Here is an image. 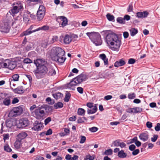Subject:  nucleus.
<instances>
[{"label":"nucleus","instance_id":"1","mask_svg":"<svg viewBox=\"0 0 160 160\" xmlns=\"http://www.w3.org/2000/svg\"><path fill=\"white\" fill-rule=\"evenodd\" d=\"M105 42L107 46L112 50L119 51L121 44V40L117 34L113 32L107 34Z\"/></svg>","mask_w":160,"mask_h":160},{"label":"nucleus","instance_id":"2","mask_svg":"<svg viewBox=\"0 0 160 160\" xmlns=\"http://www.w3.org/2000/svg\"><path fill=\"white\" fill-rule=\"evenodd\" d=\"M49 54L52 60L58 63H63L66 59L65 51L59 47L53 48L50 51Z\"/></svg>","mask_w":160,"mask_h":160},{"label":"nucleus","instance_id":"3","mask_svg":"<svg viewBox=\"0 0 160 160\" xmlns=\"http://www.w3.org/2000/svg\"><path fill=\"white\" fill-rule=\"evenodd\" d=\"M86 79L87 77L86 75L83 74H81L73 79L69 83L67 84V87L70 89L74 90H75L76 86L86 81Z\"/></svg>","mask_w":160,"mask_h":160},{"label":"nucleus","instance_id":"4","mask_svg":"<svg viewBox=\"0 0 160 160\" xmlns=\"http://www.w3.org/2000/svg\"><path fill=\"white\" fill-rule=\"evenodd\" d=\"M48 71V68L46 65L37 67L36 70L33 72L37 78L39 79L43 77L47 73Z\"/></svg>","mask_w":160,"mask_h":160},{"label":"nucleus","instance_id":"5","mask_svg":"<svg viewBox=\"0 0 160 160\" xmlns=\"http://www.w3.org/2000/svg\"><path fill=\"white\" fill-rule=\"evenodd\" d=\"M46 110L44 106L39 107L32 112L35 117L38 119L42 118L45 115V111Z\"/></svg>","mask_w":160,"mask_h":160},{"label":"nucleus","instance_id":"6","mask_svg":"<svg viewBox=\"0 0 160 160\" xmlns=\"http://www.w3.org/2000/svg\"><path fill=\"white\" fill-rule=\"evenodd\" d=\"M87 35L89 37L90 39L96 46L100 45V42L99 40V33L96 32H87Z\"/></svg>","mask_w":160,"mask_h":160},{"label":"nucleus","instance_id":"7","mask_svg":"<svg viewBox=\"0 0 160 160\" xmlns=\"http://www.w3.org/2000/svg\"><path fill=\"white\" fill-rule=\"evenodd\" d=\"M11 28V23L9 20H5L1 23L0 27V31L5 33L9 32Z\"/></svg>","mask_w":160,"mask_h":160},{"label":"nucleus","instance_id":"8","mask_svg":"<svg viewBox=\"0 0 160 160\" xmlns=\"http://www.w3.org/2000/svg\"><path fill=\"white\" fill-rule=\"evenodd\" d=\"M22 9H23L22 3L20 1H18L14 3L13 8L11 10L10 12L13 16Z\"/></svg>","mask_w":160,"mask_h":160},{"label":"nucleus","instance_id":"9","mask_svg":"<svg viewBox=\"0 0 160 160\" xmlns=\"http://www.w3.org/2000/svg\"><path fill=\"white\" fill-rule=\"evenodd\" d=\"M29 123V122L27 118H25L21 119L19 121L18 127L19 128L25 127L28 125Z\"/></svg>","mask_w":160,"mask_h":160},{"label":"nucleus","instance_id":"10","mask_svg":"<svg viewBox=\"0 0 160 160\" xmlns=\"http://www.w3.org/2000/svg\"><path fill=\"white\" fill-rule=\"evenodd\" d=\"M6 63L7 64L6 68H8L10 70L14 69L17 66L16 62L10 61L9 59L6 60Z\"/></svg>","mask_w":160,"mask_h":160},{"label":"nucleus","instance_id":"11","mask_svg":"<svg viewBox=\"0 0 160 160\" xmlns=\"http://www.w3.org/2000/svg\"><path fill=\"white\" fill-rule=\"evenodd\" d=\"M57 21L58 22L61 23V26L62 27H64L68 24V20L64 16L58 17L57 19Z\"/></svg>","mask_w":160,"mask_h":160},{"label":"nucleus","instance_id":"12","mask_svg":"<svg viewBox=\"0 0 160 160\" xmlns=\"http://www.w3.org/2000/svg\"><path fill=\"white\" fill-rule=\"evenodd\" d=\"M34 63L37 67L46 65L47 64L46 62L44 60L42 59H37L34 61Z\"/></svg>","mask_w":160,"mask_h":160},{"label":"nucleus","instance_id":"13","mask_svg":"<svg viewBox=\"0 0 160 160\" xmlns=\"http://www.w3.org/2000/svg\"><path fill=\"white\" fill-rule=\"evenodd\" d=\"M43 127L42 123L36 122L34 124V126L32 128V129L35 131H39L42 129Z\"/></svg>","mask_w":160,"mask_h":160},{"label":"nucleus","instance_id":"14","mask_svg":"<svg viewBox=\"0 0 160 160\" xmlns=\"http://www.w3.org/2000/svg\"><path fill=\"white\" fill-rule=\"evenodd\" d=\"M72 39V36L70 35H66L63 38V42L65 44H68L70 43Z\"/></svg>","mask_w":160,"mask_h":160},{"label":"nucleus","instance_id":"15","mask_svg":"<svg viewBox=\"0 0 160 160\" xmlns=\"http://www.w3.org/2000/svg\"><path fill=\"white\" fill-rule=\"evenodd\" d=\"M149 14V13L147 11L143 12H139L136 13V16L138 18H146Z\"/></svg>","mask_w":160,"mask_h":160},{"label":"nucleus","instance_id":"16","mask_svg":"<svg viewBox=\"0 0 160 160\" xmlns=\"http://www.w3.org/2000/svg\"><path fill=\"white\" fill-rule=\"evenodd\" d=\"M58 37L57 36H50L47 41L48 44H49L53 43L58 40Z\"/></svg>","mask_w":160,"mask_h":160},{"label":"nucleus","instance_id":"17","mask_svg":"<svg viewBox=\"0 0 160 160\" xmlns=\"http://www.w3.org/2000/svg\"><path fill=\"white\" fill-rule=\"evenodd\" d=\"M11 97H8L3 99L2 103L6 106H9L11 103Z\"/></svg>","mask_w":160,"mask_h":160},{"label":"nucleus","instance_id":"18","mask_svg":"<svg viewBox=\"0 0 160 160\" xmlns=\"http://www.w3.org/2000/svg\"><path fill=\"white\" fill-rule=\"evenodd\" d=\"M6 125L7 128H8L9 130H12V129L16 126L14 125L13 122L11 121H7L6 122Z\"/></svg>","mask_w":160,"mask_h":160},{"label":"nucleus","instance_id":"19","mask_svg":"<svg viewBox=\"0 0 160 160\" xmlns=\"http://www.w3.org/2000/svg\"><path fill=\"white\" fill-rule=\"evenodd\" d=\"M11 86V88L12 90V91L16 93L20 94L23 93V90L22 88L21 87H18L17 88L13 89L12 86L11 82L10 83Z\"/></svg>","mask_w":160,"mask_h":160},{"label":"nucleus","instance_id":"20","mask_svg":"<svg viewBox=\"0 0 160 160\" xmlns=\"http://www.w3.org/2000/svg\"><path fill=\"white\" fill-rule=\"evenodd\" d=\"M12 109L17 115H20L23 112L22 108L20 106L15 107Z\"/></svg>","mask_w":160,"mask_h":160},{"label":"nucleus","instance_id":"21","mask_svg":"<svg viewBox=\"0 0 160 160\" xmlns=\"http://www.w3.org/2000/svg\"><path fill=\"white\" fill-rule=\"evenodd\" d=\"M139 138L141 140L145 142L148 139V135L147 132L142 133L139 135Z\"/></svg>","mask_w":160,"mask_h":160},{"label":"nucleus","instance_id":"22","mask_svg":"<svg viewBox=\"0 0 160 160\" xmlns=\"http://www.w3.org/2000/svg\"><path fill=\"white\" fill-rule=\"evenodd\" d=\"M28 136V134L24 132H22L18 134L17 138L18 139L21 140L25 138Z\"/></svg>","mask_w":160,"mask_h":160},{"label":"nucleus","instance_id":"23","mask_svg":"<svg viewBox=\"0 0 160 160\" xmlns=\"http://www.w3.org/2000/svg\"><path fill=\"white\" fill-rule=\"evenodd\" d=\"M97 107L96 104H94V107H92V108H91L88 109V113L89 114L94 113L97 111Z\"/></svg>","mask_w":160,"mask_h":160},{"label":"nucleus","instance_id":"24","mask_svg":"<svg viewBox=\"0 0 160 160\" xmlns=\"http://www.w3.org/2000/svg\"><path fill=\"white\" fill-rule=\"evenodd\" d=\"M125 61L122 59L120 60L119 61L116 62L114 63V66L118 67L122 66L125 64Z\"/></svg>","mask_w":160,"mask_h":160},{"label":"nucleus","instance_id":"25","mask_svg":"<svg viewBox=\"0 0 160 160\" xmlns=\"http://www.w3.org/2000/svg\"><path fill=\"white\" fill-rule=\"evenodd\" d=\"M101 59L103 61L104 65H108V59L105 54L103 53L101 54Z\"/></svg>","mask_w":160,"mask_h":160},{"label":"nucleus","instance_id":"26","mask_svg":"<svg viewBox=\"0 0 160 160\" xmlns=\"http://www.w3.org/2000/svg\"><path fill=\"white\" fill-rule=\"evenodd\" d=\"M118 156L120 158H125L127 157V154L123 150H121L118 153Z\"/></svg>","mask_w":160,"mask_h":160},{"label":"nucleus","instance_id":"27","mask_svg":"<svg viewBox=\"0 0 160 160\" xmlns=\"http://www.w3.org/2000/svg\"><path fill=\"white\" fill-rule=\"evenodd\" d=\"M45 12L38 11L37 12V19L39 20L42 19L45 15Z\"/></svg>","mask_w":160,"mask_h":160},{"label":"nucleus","instance_id":"28","mask_svg":"<svg viewBox=\"0 0 160 160\" xmlns=\"http://www.w3.org/2000/svg\"><path fill=\"white\" fill-rule=\"evenodd\" d=\"M33 44L32 42H28L27 45L25 46L24 50L25 51H28L31 49L33 47Z\"/></svg>","mask_w":160,"mask_h":160},{"label":"nucleus","instance_id":"29","mask_svg":"<svg viewBox=\"0 0 160 160\" xmlns=\"http://www.w3.org/2000/svg\"><path fill=\"white\" fill-rule=\"evenodd\" d=\"M48 73L49 76L54 75L56 74V72L55 70L52 68L50 67L48 68Z\"/></svg>","mask_w":160,"mask_h":160},{"label":"nucleus","instance_id":"30","mask_svg":"<svg viewBox=\"0 0 160 160\" xmlns=\"http://www.w3.org/2000/svg\"><path fill=\"white\" fill-rule=\"evenodd\" d=\"M35 32H36V29L31 31L29 30L28 29L26 31L23 32L21 34V36H23L24 35H28Z\"/></svg>","mask_w":160,"mask_h":160},{"label":"nucleus","instance_id":"31","mask_svg":"<svg viewBox=\"0 0 160 160\" xmlns=\"http://www.w3.org/2000/svg\"><path fill=\"white\" fill-rule=\"evenodd\" d=\"M52 95L53 98L56 99H58L61 98L63 96L62 94L59 92L53 94Z\"/></svg>","mask_w":160,"mask_h":160},{"label":"nucleus","instance_id":"32","mask_svg":"<svg viewBox=\"0 0 160 160\" xmlns=\"http://www.w3.org/2000/svg\"><path fill=\"white\" fill-rule=\"evenodd\" d=\"M130 35L132 36H134L138 32V30L134 28H132L129 30Z\"/></svg>","mask_w":160,"mask_h":160},{"label":"nucleus","instance_id":"33","mask_svg":"<svg viewBox=\"0 0 160 160\" xmlns=\"http://www.w3.org/2000/svg\"><path fill=\"white\" fill-rule=\"evenodd\" d=\"M121 141L120 139H117L113 141L111 145V147H119L120 142Z\"/></svg>","mask_w":160,"mask_h":160},{"label":"nucleus","instance_id":"34","mask_svg":"<svg viewBox=\"0 0 160 160\" xmlns=\"http://www.w3.org/2000/svg\"><path fill=\"white\" fill-rule=\"evenodd\" d=\"M19 76L18 74H15L13 75L12 77V79H10L9 81L10 83L11 82L13 81H16L18 80Z\"/></svg>","mask_w":160,"mask_h":160},{"label":"nucleus","instance_id":"35","mask_svg":"<svg viewBox=\"0 0 160 160\" xmlns=\"http://www.w3.org/2000/svg\"><path fill=\"white\" fill-rule=\"evenodd\" d=\"M21 145V141L19 139L17 140L15 142L14 146L15 148L17 149L19 148Z\"/></svg>","mask_w":160,"mask_h":160},{"label":"nucleus","instance_id":"36","mask_svg":"<svg viewBox=\"0 0 160 160\" xmlns=\"http://www.w3.org/2000/svg\"><path fill=\"white\" fill-rule=\"evenodd\" d=\"M49 29V27L47 25H44L41 27H39L37 29H36V31H38L39 30H47Z\"/></svg>","mask_w":160,"mask_h":160},{"label":"nucleus","instance_id":"37","mask_svg":"<svg viewBox=\"0 0 160 160\" xmlns=\"http://www.w3.org/2000/svg\"><path fill=\"white\" fill-rule=\"evenodd\" d=\"M106 17L107 19L110 21L114 22V17L112 15H111L109 13H108L106 15Z\"/></svg>","mask_w":160,"mask_h":160},{"label":"nucleus","instance_id":"38","mask_svg":"<svg viewBox=\"0 0 160 160\" xmlns=\"http://www.w3.org/2000/svg\"><path fill=\"white\" fill-rule=\"evenodd\" d=\"M133 113H138L141 112L142 111V109L141 108L136 107L132 108Z\"/></svg>","mask_w":160,"mask_h":160},{"label":"nucleus","instance_id":"39","mask_svg":"<svg viewBox=\"0 0 160 160\" xmlns=\"http://www.w3.org/2000/svg\"><path fill=\"white\" fill-rule=\"evenodd\" d=\"M117 22L120 24H124L125 23V21H124L123 18L121 17H118L117 18Z\"/></svg>","mask_w":160,"mask_h":160},{"label":"nucleus","instance_id":"40","mask_svg":"<svg viewBox=\"0 0 160 160\" xmlns=\"http://www.w3.org/2000/svg\"><path fill=\"white\" fill-rule=\"evenodd\" d=\"M113 153V151L111 149H109L105 150L103 155H105L107 156L111 155Z\"/></svg>","mask_w":160,"mask_h":160},{"label":"nucleus","instance_id":"41","mask_svg":"<svg viewBox=\"0 0 160 160\" xmlns=\"http://www.w3.org/2000/svg\"><path fill=\"white\" fill-rule=\"evenodd\" d=\"M85 112V111L82 108H79L78 110V113L80 115H84Z\"/></svg>","mask_w":160,"mask_h":160},{"label":"nucleus","instance_id":"42","mask_svg":"<svg viewBox=\"0 0 160 160\" xmlns=\"http://www.w3.org/2000/svg\"><path fill=\"white\" fill-rule=\"evenodd\" d=\"M54 106L55 108H61L63 107V104L62 102H59L55 103Z\"/></svg>","mask_w":160,"mask_h":160},{"label":"nucleus","instance_id":"43","mask_svg":"<svg viewBox=\"0 0 160 160\" xmlns=\"http://www.w3.org/2000/svg\"><path fill=\"white\" fill-rule=\"evenodd\" d=\"M128 97L130 99H133L136 97V94L133 92L129 93L128 95Z\"/></svg>","mask_w":160,"mask_h":160},{"label":"nucleus","instance_id":"44","mask_svg":"<svg viewBox=\"0 0 160 160\" xmlns=\"http://www.w3.org/2000/svg\"><path fill=\"white\" fill-rule=\"evenodd\" d=\"M71 94L69 92H67L65 95V98H64V101L66 102H68L70 98Z\"/></svg>","mask_w":160,"mask_h":160},{"label":"nucleus","instance_id":"45","mask_svg":"<svg viewBox=\"0 0 160 160\" xmlns=\"http://www.w3.org/2000/svg\"><path fill=\"white\" fill-rule=\"evenodd\" d=\"M16 115H17L15 114V112L13 109H12L10 111L8 114V116L10 118L15 117Z\"/></svg>","mask_w":160,"mask_h":160},{"label":"nucleus","instance_id":"46","mask_svg":"<svg viewBox=\"0 0 160 160\" xmlns=\"http://www.w3.org/2000/svg\"><path fill=\"white\" fill-rule=\"evenodd\" d=\"M23 62L25 64L30 63L32 62V60L29 58H26L23 60Z\"/></svg>","mask_w":160,"mask_h":160},{"label":"nucleus","instance_id":"47","mask_svg":"<svg viewBox=\"0 0 160 160\" xmlns=\"http://www.w3.org/2000/svg\"><path fill=\"white\" fill-rule=\"evenodd\" d=\"M4 149L5 151L8 152H10L12 151L11 149L8 144L4 146Z\"/></svg>","mask_w":160,"mask_h":160},{"label":"nucleus","instance_id":"48","mask_svg":"<svg viewBox=\"0 0 160 160\" xmlns=\"http://www.w3.org/2000/svg\"><path fill=\"white\" fill-rule=\"evenodd\" d=\"M7 64L6 63V60L3 62L0 61V68H6Z\"/></svg>","mask_w":160,"mask_h":160},{"label":"nucleus","instance_id":"49","mask_svg":"<svg viewBox=\"0 0 160 160\" xmlns=\"http://www.w3.org/2000/svg\"><path fill=\"white\" fill-rule=\"evenodd\" d=\"M38 11H40V12H45V8L42 5H40L39 6L38 10Z\"/></svg>","mask_w":160,"mask_h":160},{"label":"nucleus","instance_id":"50","mask_svg":"<svg viewBox=\"0 0 160 160\" xmlns=\"http://www.w3.org/2000/svg\"><path fill=\"white\" fill-rule=\"evenodd\" d=\"M51 121V118L50 117H48L44 120V124L47 125Z\"/></svg>","mask_w":160,"mask_h":160},{"label":"nucleus","instance_id":"51","mask_svg":"<svg viewBox=\"0 0 160 160\" xmlns=\"http://www.w3.org/2000/svg\"><path fill=\"white\" fill-rule=\"evenodd\" d=\"M133 8L132 4H129L127 9L128 12H130L133 11Z\"/></svg>","mask_w":160,"mask_h":160},{"label":"nucleus","instance_id":"52","mask_svg":"<svg viewBox=\"0 0 160 160\" xmlns=\"http://www.w3.org/2000/svg\"><path fill=\"white\" fill-rule=\"evenodd\" d=\"M3 140L4 141L6 140H8L9 139V136L8 133L4 134L3 135Z\"/></svg>","mask_w":160,"mask_h":160},{"label":"nucleus","instance_id":"53","mask_svg":"<svg viewBox=\"0 0 160 160\" xmlns=\"http://www.w3.org/2000/svg\"><path fill=\"white\" fill-rule=\"evenodd\" d=\"M135 62V59L132 58L129 59L128 61V63L129 64H132L134 63Z\"/></svg>","mask_w":160,"mask_h":160},{"label":"nucleus","instance_id":"54","mask_svg":"<svg viewBox=\"0 0 160 160\" xmlns=\"http://www.w3.org/2000/svg\"><path fill=\"white\" fill-rule=\"evenodd\" d=\"M138 141V138L137 137H134L132 139L130 140V143H135L136 142Z\"/></svg>","mask_w":160,"mask_h":160},{"label":"nucleus","instance_id":"55","mask_svg":"<svg viewBox=\"0 0 160 160\" xmlns=\"http://www.w3.org/2000/svg\"><path fill=\"white\" fill-rule=\"evenodd\" d=\"M98 128L96 127H93L89 128V130L92 132H95L98 130Z\"/></svg>","mask_w":160,"mask_h":160},{"label":"nucleus","instance_id":"56","mask_svg":"<svg viewBox=\"0 0 160 160\" xmlns=\"http://www.w3.org/2000/svg\"><path fill=\"white\" fill-rule=\"evenodd\" d=\"M158 136L157 135H154L153 137L151 138V140L152 142H155L157 139Z\"/></svg>","mask_w":160,"mask_h":160},{"label":"nucleus","instance_id":"57","mask_svg":"<svg viewBox=\"0 0 160 160\" xmlns=\"http://www.w3.org/2000/svg\"><path fill=\"white\" fill-rule=\"evenodd\" d=\"M86 140V137L84 136H82L80 141V143H83L85 142Z\"/></svg>","mask_w":160,"mask_h":160},{"label":"nucleus","instance_id":"58","mask_svg":"<svg viewBox=\"0 0 160 160\" xmlns=\"http://www.w3.org/2000/svg\"><path fill=\"white\" fill-rule=\"evenodd\" d=\"M19 100L17 98H14L12 101V103L13 104H15L18 103Z\"/></svg>","mask_w":160,"mask_h":160},{"label":"nucleus","instance_id":"59","mask_svg":"<svg viewBox=\"0 0 160 160\" xmlns=\"http://www.w3.org/2000/svg\"><path fill=\"white\" fill-rule=\"evenodd\" d=\"M155 129L156 131H159L160 130V123L157 124L156 126L155 127Z\"/></svg>","mask_w":160,"mask_h":160},{"label":"nucleus","instance_id":"60","mask_svg":"<svg viewBox=\"0 0 160 160\" xmlns=\"http://www.w3.org/2000/svg\"><path fill=\"white\" fill-rule=\"evenodd\" d=\"M87 157L88 158V159L89 160H93L94 159V156H91L89 154L86 155Z\"/></svg>","mask_w":160,"mask_h":160},{"label":"nucleus","instance_id":"61","mask_svg":"<svg viewBox=\"0 0 160 160\" xmlns=\"http://www.w3.org/2000/svg\"><path fill=\"white\" fill-rule=\"evenodd\" d=\"M136 148V147L135 145L134 144H132L129 146V149L131 151H133Z\"/></svg>","mask_w":160,"mask_h":160},{"label":"nucleus","instance_id":"62","mask_svg":"<svg viewBox=\"0 0 160 160\" xmlns=\"http://www.w3.org/2000/svg\"><path fill=\"white\" fill-rule=\"evenodd\" d=\"M146 126L148 128H150L152 126V123L149 121L147 122L146 123Z\"/></svg>","mask_w":160,"mask_h":160},{"label":"nucleus","instance_id":"63","mask_svg":"<svg viewBox=\"0 0 160 160\" xmlns=\"http://www.w3.org/2000/svg\"><path fill=\"white\" fill-rule=\"evenodd\" d=\"M77 90L80 93L82 94L83 93V89L81 87H78L77 88Z\"/></svg>","mask_w":160,"mask_h":160},{"label":"nucleus","instance_id":"64","mask_svg":"<svg viewBox=\"0 0 160 160\" xmlns=\"http://www.w3.org/2000/svg\"><path fill=\"white\" fill-rule=\"evenodd\" d=\"M34 160H44V158L43 157L39 156L37 157Z\"/></svg>","mask_w":160,"mask_h":160}]
</instances>
